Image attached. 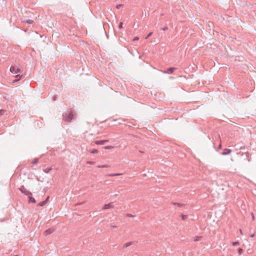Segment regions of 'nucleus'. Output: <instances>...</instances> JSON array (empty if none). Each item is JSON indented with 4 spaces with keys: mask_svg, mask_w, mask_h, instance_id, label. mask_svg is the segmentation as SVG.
I'll return each mask as SVG.
<instances>
[{
    "mask_svg": "<svg viewBox=\"0 0 256 256\" xmlns=\"http://www.w3.org/2000/svg\"><path fill=\"white\" fill-rule=\"evenodd\" d=\"M74 112L72 110L65 112L62 114L63 119L66 122H70L74 118Z\"/></svg>",
    "mask_w": 256,
    "mask_h": 256,
    "instance_id": "f257e3e1",
    "label": "nucleus"
},
{
    "mask_svg": "<svg viewBox=\"0 0 256 256\" xmlns=\"http://www.w3.org/2000/svg\"><path fill=\"white\" fill-rule=\"evenodd\" d=\"M10 71L13 74H16V77L18 78L20 76V74L22 73V70L21 68H19L16 66H12L10 68Z\"/></svg>",
    "mask_w": 256,
    "mask_h": 256,
    "instance_id": "f03ea898",
    "label": "nucleus"
},
{
    "mask_svg": "<svg viewBox=\"0 0 256 256\" xmlns=\"http://www.w3.org/2000/svg\"><path fill=\"white\" fill-rule=\"evenodd\" d=\"M18 190L26 196L32 195V193L26 190L24 186H22L20 188H18Z\"/></svg>",
    "mask_w": 256,
    "mask_h": 256,
    "instance_id": "7ed1b4c3",
    "label": "nucleus"
},
{
    "mask_svg": "<svg viewBox=\"0 0 256 256\" xmlns=\"http://www.w3.org/2000/svg\"><path fill=\"white\" fill-rule=\"evenodd\" d=\"M176 70L175 68H169L166 70H162L164 74H172Z\"/></svg>",
    "mask_w": 256,
    "mask_h": 256,
    "instance_id": "20e7f679",
    "label": "nucleus"
},
{
    "mask_svg": "<svg viewBox=\"0 0 256 256\" xmlns=\"http://www.w3.org/2000/svg\"><path fill=\"white\" fill-rule=\"evenodd\" d=\"M108 140H96L95 144L98 145H102L108 142Z\"/></svg>",
    "mask_w": 256,
    "mask_h": 256,
    "instance_id": "39448f33",
    "label": "nucleus"
},
{
    "mask_svg": "<svg viewBox=\"0 0 256 256\" xmlns=\"http://www.w3.org/2000/svg\"><path fill=\"white\" fill-rule=\"evenodd\" d=\"M232 152V150L228 148H225L224 149L222 152V154L223 156L228 155L230 154Z\"/></svg>",
    "mask_w": 256,
    "mask_h": 256,
    "instance_id": "423d86ee",
    "label": "nucleus"
},
{
    "mask_svg": "<svg viewBox=\"0 0 256 256\" xmlns=\"http://www.w3.org/2000/svg\"><path fill=\"white\" fill-rule=\"evenodd\" d=\"M49 198H50V197L48 196L44 200L40 202L38 204V206H44L48 202V201L49 200Z\"/></svg>",
    "mask_w": 256,
    "mask_h": 256,
    "instance_id": "0eeeda50",
    "label": "nucleus"
},
{
    "mask_svg": "<svg viewBox=\"0 0 256 256\" xmlns=\"http://www.w3.org/2000/svg\"><path fill=\"white\" fill-rule=\"evenodd\" d=\"M27 196H28L29 203L35 204L36 202V200L32 196V195H28Z\"/></svg>",
    "mask_w": 256,
    "mask_h": 256,
    "instance_id": "6e6552de",
    "label": "nucleus"
},
{
    "mask_svg": "<svg viewBox=\"0 0 256 256\" xmlns=\"http://www.w3.org/2000/svg\"><path fill=\"white\" fill-rule=\"evenodd\" d=\"M113 208V206L112 204V203H110V204H105L104 206H103V209L104 210H106V209H110V208Z\"/></svg>",
    "mask_w": 256,
    "mask_h": 256,
    "instance_id": "1a4fd4ad",
    "label": "nucleus"
},
{
    "mask_svg": "<svg viewBox=\"0 0 256 256\" xmlns=\"http://www.w3.org/2000/svg\"><path fill=\"white\" fill-rule=\"evenodd\" d=\"M54 232V230L52 228H48L44 232V234L47 236L51 234Z\"/></svg>",
    "mask_w": 256,
    "mask_h": 256,
    "instance_id": "9d476101",
    "label": "nucleus"
},
{
    "mask_svg": "<svg viewBox=\"0 0 256 256\" xmlns=\"http://www.w3.org/2000/svg\"><path fill=\"white\" fill-rule=\"evenodd\" d=\"M4 114H7L6 112V110L2 109L0 110V116H4Z\"/></svg>",
    "mask_w": 256,
    "mask_h": 256,
    "instance_id": "9b49d317",
    "label": "nucleus"
},
{
    "mask_svg": "<svg viewBox=\"0 0 256 256\" xmlns=\"http://www.w3.org/2000/svg\"><path fill=\"white\" fill-rule=\"evenodd\" d=\"M52 170V168H46L43 170L44 172L48 174Z\"/></svg>",
    "mask_w": 256,
    "mask_h": 256,
    "instance_id": "f8f14e48",
    "label": "nucleus"
},
{
    "mask_svg": "<svg viewBox=\"0 0 256 256\" xmlns=\"http://www.w3.org/2000/svg\"><path fill=\"white\" fill-rule=\"evenodd\" d=\"M202 238V236H196L194 238V242H198L200 241Z\"/></svg>",
    "mask_w": 256,
    "mask_h": 256,
    "instance_id": "ddd939ff",
    "label": "nucleus"
},
{
    "mask_svg": "<svg viewBox=\"0 0 256 256\" xmlns=\"http://www.w3.org/2000/svg\"><path fill=\"white\" fill-rule=\"evenodd\" d=\"M172 204L174 205H177L179 207H181L184 206V204H181V203H178V202H172Z\"/></svg>",
    "mask_w": 256,
    "mask_h": 256,
    "instance_id": "4468645a",
    "label": "nucleus"
},
{
    "mask_svg": "<svg viewBox=\"0 0 256 256\" xmlns=\"http://www.w3.org/2000/svg\"><path fill=\"white\" fill-rule=\"evenodd\" d=\"M188 215H184L183 214H181V218H182V220H186L188 218Z\"/></svg>",
    "mask_w": 256,
    "mask_h": 256,
    "instance_id": "2eb2a0df",
    "label": "nucleus"
},
{
    "mask_svg": "<svg viewBox=\"0 0 256 256\" xmlns=\"http://www.w3.org/2000/svg\"><path fill=\"white\" fill-rule=\"evenodd\" d=\"M38 159L36 158L34 159V160L32 161V164L34 165L38 163Z\"/></svg>",
    "mask_w": 256,
    "mask_h": 256,
    "instance_id": "dca6fc26",
    "label": "nucleus"
},
{
    "mask_svg": "<svg viewBox=\"0 0 256 256\" xmlns=\"http://www.w3.org/2000/svg\"><path fill=\"white\" fill-rule=\"evenodd\" d=\"M120 174H109L108 175V176H120Z\"/></svg>",
    "mask_w": 256,
    "mask_h": 256,
    "instance_id": "f3484780",
    "label": "nucleus"
},
{
    "mask_svg": "<svg viewBox=\"0 0 256 256\" xmlns=\"http://www.w3.org/2000/svg\"><path fill=\"white\" fill-rule=\"evenodd\" d=\"M232 244L233 246H236L240 244V242L238 241L234 242H232Z\"/></svg>",
    "mask_w": 256,
    "mask_h": 256,
    "instance_id": "a211bd4d",
    "label": "nucleus"
},
{
    "mask_svg": "<svg viewBox=\"0 0 256 256\" xmlns=\"http://www.w3.org/2000/svg\"><path fill=\"white\" fill-rule=\"evenodd\" d=\"M33 22H34V21L32 20H28L26 21V22L28 24H32L33 23Z\"/></svg>",
    "mask_w": 256,
    "mask_h": 256,
    "instance_id": "6ab92c4d",
    "label": "nucleus"
},
{
    "mask_svg": "<svg viewBox=\"0 0 256 256\" xmlns=\"http://www.w3.org/2000/svg\"><path fill=\"white\" fill-rule=\"evenodd\" d=\"M133 244H134V242H128L125 244L127 247H128V246H130L131 245H132Z\"/></svg>",
    "mask_w": 256,
    "mask_h": 256,
    "instance_id": "aec40b11",
    "label": "nucleus"
},
{
    "mask_svg": "<svg viewBox=\"0 0 256 256\" xmlns=\"http://www.w3.org/2000/svg\"><path fill=\"white\" fill-rule=\"evenodd\" d=\"M242 252H243V250L242 248H238V254H241L242 253Z\"/></svg>",
    "mask_w": 256,
    "mask_h": 256,
    "instance_id": "412c9836",
    "label": "nucleus"
},
{
    "mask_svg": "<svg viewBox=\"0 0 256 256\" xmlns=\"http://www.w3.org/2000/svg\"><path fill=\"white\" fill-rule=\"evenodd\" d=\"M113 147L112 146H105L104 147V148L106 150H109V149H110L112 148Z\"/></svg>",
    "mask_w": 256,
    "mask_h": 256,
    "instance_id": "4be33fe9",
    "label": "nucleus"
},
{
    "mask_svg": "<svg viewBox=\"0 0 256 256\" xmlns=\"http://www.w3.org/2000/svg\"><path fill=\"white\" fill-rule=\"evenodd\" d=\"M98 167L100 168H108V165H102V166H98Z\"/></svg>",
    "mask_w": 256,
    "mask_h": 256,
    "instance_id": "5701e85b",
    "label": "nucleus"
},
{
    "mask_svg": "<svg viewBox=\"0 0 256 256\" xmlns=\"http://www.w3.org/2000/svg\"><path fill=\"white\" fill-rule=\"evenodd\" d=\"M98 152V150L96 149H94L91 152V153H92V154H96Z\"/></svg>",
    "mask_w": 256,
    "mask_h": 256,
    "instance_id": "b1692460",
    "label": "nucleus"
},
{
    "mask_svg": "<svg viewBox=\"0 0 256 256\" xmlns=\"http://www.w3.org/2000/svg\"><path fill=\"white\" fill-rule=\"evenodd\" d=\"M123 23L122 22H120L118 24V28L120 29H121L122 28Z\"/></svg>",
    "mask_w": 256,
    "mask_h": 256,
    "instance_id": "393cba45",
    "label": "nucleus"
},
{
    "mask_svg": "<svg viewBox=\"0 0 256 256\" xmlns=\"http://www.w3.org/2000/svg\"><path fill=\"white\" fill-rule=\"evenodd\" d=\"M152 34V32H150L148 35L147 36H146V39H148L149 37H150Z\"/></svg>",
    "mask_w": 256,
    "mask_h": 256,
    "instance_id": "a878e982",
    "label": "nucleus"
},
{
    "mask_svg": "<svg viewBox=\"0 0 256 256\" xmlns=\"http://www.w3.org/2000/svg\"><path fill=\"white\" fill-rule=\"evenodd\" d=\"M122 6H123L122 4H117L116 6V8L118 9V8H121Z\"/></svg>",
    "mask_w": 256,
    "mask_h": 256,
    "instance_id": "bb28decb",
    "label": "nucleus"
},
{
    "mask_svg": "<svg viewBox=\"0 0 256 256\" xmlns=\"http://www.w3.org/2000/svg\"><path fill=\"white\" fill-rule=\"evenodd\" d=\"M126 216L128 217H134V215L130 214H127Z\"/></svg>",
    "mask_w": 256,
    "mask_h": 256,
    "instance_id": "cd10ccee",
    "label": "nucleus"
},
{
    "mask_svg": "<svg viewBox=\"0 0 256 256\" xmlns=\"http://www.w3.org/2000/svg\"><path fill=\"white\" fill-rule=\"evenodd\" d=\"M251 215H252V220H254V214L252 212V213L251 214Z\"/></svg>",
    "mask_w": 256,
    "mask_h": 256,
    "instance_id": "c85d7f7f",
    "label": "nucleus"
},
{
    "mask_svg": "<svg viewBox=\"0 0 256 256\" xmlns=\"http://www.w3.org/2000/svg\"><path fill=\"white\" fill-rule=\"evenodd\" d=\"M162 30H168V27L167 26H164V28H162Z\"/></svg>",
    "mask_w": 256,
    "mask_h": 256,
    "instance_id": "c756f323",
    "label": "nucleus"
},
{
    "mask_svg": "<svg viewBox=\"0 0 256 256\" xmlns=\"http://www.w3.org/2000/svg\"><path fill=\"white\" fill-rule=\"evenodd\" d=\"M139 39L138 37H135L134 38V40H137Z\"/></svg>",
    "mask_w": 256,
    "mask_h": 256,
    "instance_id": "7c9ffc66",
    "label": "nucleus"
},
{
    "mask_svg": "<svg viewBox=\"0 0 256 256\" xmlns=\"http://www.w3.org/2000/svg\"><path fill=\"white\" fill-rule=\"evenodd\" d=\"M87 163H88V164H92L93 163V162H90V161H88V162H87Z\"/></svg>",
    "mask_w": 256,
    "mask_h": 256,
    "instance_id": "2f4dec72",
    "label": "nucleus"
},
{
    "mask_svg": "<svg viewBox=\"0 0 256 256\" xmlns=\"http://www.w3.org/2000/svg\"><path fill=\"white\" fill-rule=\"evenodd\" d=\"M128 248V247L126 246V244H124V246H123V248Z\"/></svg>",
    "mask_w": 256,
    "mask_h": 256,
    "instance_id": "473e14b6",
    "label": "nucleus"
},
{
    "mask_svg": "<svg viewBox=\"0 0 256 256\" xmlns=\"http://www.w3.org/2000/svg\"><path fill=\"white\" fill-rule=\"evenodd\" d=\"M254 234H251V235H250V236L251 238H253V237H254Z\"/></svg>",
    "mask_w": 256,
    "mask_h": 256,
    "instance_id": "72a5a7b5",
    "label": "nucleus"
},
{
    "mask_svg": "<svg viewBox=\"0 0 256 256\" xmlns=\"http://www.w3.org/2000/svg\"><path fill=\"white\" fill-rule=\"evenodd\" d=\"M218 148H222V145L220 144L218 146Z\"/></svg>",
    "mask_w": 256,
    "mask_h": 256,
    "instance_id": "f704fd0d",
    "label": "nucleus"
},
{
    "mask_svg": "<svg viewBox=\"0 0 256 256\" xmlns=\"http://www.w3.org/2000/svg\"><path fill=\"white\" fill-rule=\"evenodd\" d=\"M240 234H242V230H240Z\"/></svg>",
    "mask_w": 256,
    "mask_h": 256,
    "instance_id": "c9c22d12",
    "label": "nucleus"
},
{
    "mask_svg": "<svg viewBox=\"0 0 256 256\" xmlns=\"http://www.w3.org/2000/svg\"><path fill=\"white\" fill-rule=\"evenodd\" d=\"M116 226H112V228H116Z\"/></svg>",
    "mask_w": 256,
    "mask_h": 256,
    "instance_id": "e433bc0d",
    "label": "nucleus"
},
{
    "mask_svg": "<svg viewBox=\"0 0 256 256\" xmlns=\"http://www.w3.org/2000/svg\"><path fill=\"white\" fill-rule=\"evenodd\" d=\"M54 100H56V96H54Z\"/></svg>",
    "mask_w": 256,
    "mask_h": 256,
    "instance_id": "4c0bfd02",
    "label": "nucleus"
},
{
    "mask_svg": "<svg viewBox=\"0 0 256 256\" xmlns=\"http://www.w3.org/2000/svg\"><path fill=\"white\" fill-rule=\"evenodd\" d=\"M18 256V255H16V256Z\"/></svg>",
    "mask_w": 256,
    "mask_h": 256,
    "instance_id": "58836bf2",
    "label": "nucleus"
}]
</instances>
